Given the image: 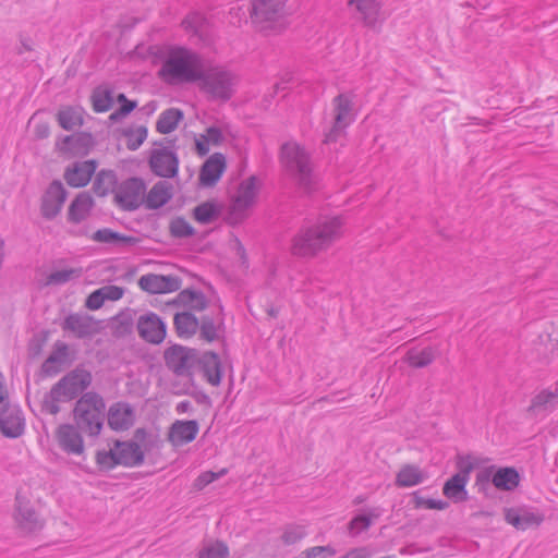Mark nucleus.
I'll use <instances>...</instances> for the list:
<instances>
[{"mask_svg":"<svg viewBox=\"0 0 558 558\" xmlns=\"http://www.w3.org/2000/svg\"><path fill=\"white\" fill-rule=\"evenodd\" d=\"M340 217H325L315 225L303 228L293 238L291 252L295 256L311 257L326 250L342 235Z\"/></svg>","mask_w":558,"mask_h":558,"instance_id":"1","label":"nucleus"},{"mask_svg":"<svg viewBox=\"0 0 558 558\" xmlns=\"http://www.w3.org/2000/svg\"><path fill=\"white\" fill-rule=\"evenodd\" d=\"M201 56L190 49H170L159 70V76L169 84L193 83L201 77L203 69Z\"/></svg>","mask_w":558,"mask_h":558,"instance_id":"2","label":"nucleus"},{"mask_svg":"<svg viewBox=\"0 0 558 558\" xmlns=\"http://www.w3.org/2000/svg\"><path fill=\"white\" fill-rule=\"evenodd\" d=\"M90 372L83 368H75L64 375L47 392L41 401V411L51 415L60 412V403L74 400L80 393L92 384Z\"/></svg>","mask_w":558,"mask_h":558,"instance_id":"3","label":"nucleus"},{"mask_svg":"<svg viewBox=\"0 0 558 558\" xmlns=\"http://www.w3.org/2000/svg\"><path fill=\"white\" fill-rule=\"evenodd\" d=\"M90 372L83 368H75L64 375L47 392L41 401V411L51 415L60 412V403L74 400L80 393L92 384Z\"/></svg>","mask_w":558,"mask_h":558,"instance_id":"4","label":"nucleus"},{"mask_svg":"<svg viewBox=\"0 0 558 558\" xmlns=\"http://www.w3.org/2000/svg\"><path fill=\"white\" fill-rule=\"evenodd\" d=\"M90 372L83 368H75L64 375L47 392L41 401V411L51 415L60 412V403L74 400L80 393L92 384Z\"/></svg>","mask_w":558,"mask_h":558,"instance_id":"5","label":"nucleus"},{"mask_svg":"<svg viewBox=\"0 0 558 558\" xmlns=\"http://www.w3.org/2000/svg\"><path fill=\"white\" fill-rule=\"evenodd\" d=\"M106 403L94 391L83 393L73 409V420L77 427L90 437H97L104 426Z\"/></svg>","mask_w":558,"mask_h":558,"instance_id":"6","label":"nucleus"},{"mask_svg":"<svg viewBox=\"0 0 558 558\" xmlns=\"http://www.w3.org/2000/svg\"><path fill=\"white\" fill-rule=\"evenodd\" d=\"M201 89L213 99L229 100L238 84V76L221 65L210 66L201 71L198 78Z\"/></svg>","mask_w":558,"mask_h":558,"instance_id":"7","label":"nucleus"},{"mask_svg":"<svg viewBox=\"0 0 558 558\" xmlns=\"http://www.w3.org/2000/svg\"><path fill=\"white\" fill-rule=\"evenodd\" d=\"M281 162L289 175L304 187L314 183L313 167L310 155L296 143H286L281 147Z\"/></svg>","mask_w":558,"mask_h":558,"instance_id":"8","label":"nucleus"},{"mask_svg":"<svg viewBox=\"0 0 558 558\" xmlns=\"http://www.w3.org/2000/svg\"><path fill=\"white\" fill-rule=\"evenodd\" d=\"M281 162L289 175L304 187L314 183L313 167L310 155L296 143H286L281 147Z\"/></svg>","mask_w":558,"mask_h":558,"instance_id":"9","label":"nucleus"},{"mask_svg":"<svg viewBox=\"0 0 558 558\" xmlns=\"http://www.w3.org/2000/svg\"><path fill=\"white\" fill-rule=\"evenodd\" d=\"M257 191V179L255 177H250L240 183L228 214L229 223L238 225L247 217V210L254 205Z\"/></svg>","mask_w":558,"mask_h":558,"instance_id":"10","label":"nucleus"},{"mask_svg":"<svg viewBox=\"0 0 558 558\" xmlns=\"http://www.w3.org/2000/svg\"><path fill=\"white\" fill-rule=\"evenodd\" d=\"M251 20L259 31H267L284 15L287 0H250Z\"/></svg>","mask_w":558,"mask_h":558,"instance_id":"11","label":"nucleus"},{"mask_svg":"<svg viewBox=\"0 0 558 558\" xmlns=\"http://www.w3.org/2000/svg\"><path fill=\"white\" fill-rule=\"evenodd\" d=\"M333 123L328 133L325 134L324 142L329 144L336 142L342 132L354 121L352 113V96L349 94H339L332 100Z\"/></svg>","mask_w":558,"mask_h":558,"instance_id":"12","label":"nucleus"},{"mask_svg":"<svg viewBox=\"0 0 558 558\" xmlns=\"http://www.w3.org/2000/svg\"><path fill=\"white\" fill-rule=\"evenodd\" d=\"M146 185L140 178H130L119 183L113 190L117 206L123 210H135L144 202Z\"/></svg>","mask_w":558,"mask_h":558,"instance_id":"13","label":"nucleus"},{"mask_svg":"<svg viewBox=\"0 0 558 558\" xmlns=\"http://www.w3.org/2000/svg\"><path fill=\"white\" fill-rule=\"evenodd\" d=\"M14 520L20 531L25 534L36 533L45 525V520L31 501L20 493L15 497Z\"/></svg>","mask_w":558,"mask_h":558,"instance_id":"14","label":"nucleus"},{"mask_svg":"<svg viewBox=\"0 0 558 558\" xmlns=\"http://www.w3.org/2000/svg\"><path fill=\"white\" fill-rule=\"evenodd\" d=\"M195 350L173 345L165 353L167 366L179 376L189 375L197 362Z\"/></svg>","mask_w":558,"mask_h":558,"instance_id":"15","label":"nucleus"},{"mask_svg":"<svg viewBox=\"0 0 558 558\" xmlns=\"http://www.w3.org/2000/svg\"><path fill=\"white\" fill-rule=\"evenodd\" d=\"M25 429V420L19 405L8 402L0 407V432L4 437L17 438Z\"/></svg>","mask_w":558,"mask_h":558,"instance_id":"16","label":"nucleus"},{"mask_svg":"<svg viewBox=\"0 0 558 558\" xmlns=\"http://www.w3.org/2000/svg\"><path fill=\"white\" fill-rule=\"evenodd\" d=\"M68 193L59 180H53L41 197L40 211L44 218H56L65 203Z\"/></svg>","mask_w":558,"mask_h":558,"instance_id":"17","label":"nucleus"},{"mask_svg":"<svg viewBox=\"0 0 558 558\" xmlns=\"http://www.w3.org/2000/svg\"><path fill=\"white\" fill-rule=\"evenodd\" d=\"M136 328L142 339L158 344L166 338V325L154 312L142 314L137 318Z\"/></svg>","mask_w":558,"mask_h":558,"instance_id":"18","label":"nucleus"},{"mask_svg":"<svg viewBox=\"0 0 558 558\" xmlns=\"http://www.w3.org/2000/svg\"><path fill=\"white\" fill-rule=\"evenodd\" d=\"M544 519V513L526 506L513 507L505 511L507 523L522 531L539 526Z\"/></svg>","mask_w":558,"mask_h":558,"instance_id":"19","label":"nucleus"},{"mask_svg":"<svg viewBox=\"0 0 558 558\" xmlns=\"http://www.w3.org/2000/svg\"><path fill=\"white\" fill-rule=\"evenodd\" d=\"M349 7H354L364 26L379 32L385 21L381 3L377 0H349Z\"/></svg>","mask_w":558,"mask_h":558,"instance_id":"20","label":"nucleus"},{"mask_svg":"<svg viewBox=\"0 0 558 558\" xmlns=\"http://www.w3.org/2000/svg\"><path fill=\"white\" fill-rule=\"evenodd\" d=\"M82 433L76 424H61L56 430L59 447L68 454H83L85 446Z\"/></svg>","mask_w":558,"mask_h":558,"instance_id":"21","label":"nucleus"},{"mask_svg":"<svg viewBox=\"0 0 558 558\" xmlns=\"http://www.w3.org/2000/svg\"><path fill=\"white\" fill-rule=\"evenodd\" d=\"M138 286L151 294L170 293L180 290L182 280L171 275L146 274L138 279Z\"/></svg>","mask_w":558,"mask_h":558,"instance_id":"22","label":"nucleus"},{"mask_svg":"<svg viewBox=\"0 0 558 558\" xmlns=\"http://www.w3.org/2000/svg\"><path fill=\"white\" fill-rule=\"evenodd\" d=\"M151 171L161 178H173L178 173L179 160L177 155L168 148L151 150L149 158Z\"/></svg>","mask_w":558,"mask_h":558,"instance_id":"23","label":"nucleus"},{"mask_svg":"<svg viewBox=\"0 0 558 558\" xmlns=\"http://www.w3.org/2000/svg\"><path fill=\"white\" fill-rule=\"evenodd\" d=\"M61 328L78 339L89 338L97 331L93 317L80 313L69 314L61 323Z\"/></svg>","mask_w":558,"mask_h":558,"instance_id":"24","label":"nucleus"},{"mask_svg":"<svg viewBox=\"0 0 558 558\" xmlns=\"http://www.w3.org/2000/svg\"><path fill=\"white\" fill-rule=\"evenodd\" d=\"M199 430V424L195 420L174 421L168 432V440L173 447H180L192 442Z\"/></svg>","mask_w":558,"mask_h":558,"instance_id":"25","label":"nucleus"},{"mask_svg":"<svg viewBox=\"0 0 558 558\" xmlns=\"http://www.w3.org/2000/svg\"><path fill=\"white\" fill-rule=\"evenodd\" d=\"M96 168L95 160L75 161L65 169L64 179L70 186L83 187L88 184Z\"/></svg>","mask_w":558,"mask_h":558,"instance_id":"26","label":"nucleus"},{"mask_svg":"<svg viewBox=\"0 0 558 558\" xmlns=\"http://www.w3.org/2000/svg\"><path fill=\"white\" fill-rule=\"evenodd\" d=\"M226 170V158L222 154L211 155L202 166L199 171V184L204 187H211L217 184Z\"/></svg>","mask_w":558,"mask_h":558,"instance_id":"27","label":"nucleus"},{"mask_svg":"<svg viewBox=\"0 0 558 558\" xmlns=\"http://www.w3.org/2000/svg\"><path fill=\"white\" fill-rule=\"evenodd\" d=\"M108 425L113 430H126L133 426L135 413L126 402H117L110 405L107 414Z\"/></svg>","mask_w":558,"mask_h":558,"instance_id":"28","label":"nucleus"},{"mask_svg":"<svg viewBox=\"0 0 558 558\" xmlns=\"http://www.w3.org/2000/svg\"><path fill=\"white\" fill-rule=\"evenodd\" d=\"M196 363L202 371L203 377L208 384L215 387L220 385L222 378V367L218 354L213 351L204 352L201 356L197 357Z\"/></svg>","mask_w":558,"mask_h":558,"instance_id":"29","label":"nucleus"},{"mask_svg":"<svg viewBox=\"0 0 558 558\" xmlns=\"http://www.w3.org/2000/svg\"><path fill=\"white\" fill-rule=\"evenodd\" d=\"M175 307H183L191 312H202L208 306V300L202 291L184 289L167 303Z\"/></svg>","mask_w":558,"mask_h":558,"instance_id":"30","label":"nucleus"},{"mask_svg":"<svg viewBox=\"0 0 558 558\" xmlns=\"http://www.w3.org/2000/svg\"><path fill=\"white\" fill-rule=\"evenodd\" d=\"M113 447L119 465L136 466L143 463L144 451L137 442L116 441Z\"/></svg>","mask_w":558,"mask_h":558,"instance_id":"31","label":"nucleus"},{"mask_svg":"<svg viewBox=\"0 0 558 558\" xmlns=\"http://www.w3.org/2000/svg\"><path fill=\"white\" fill-rule=\"evenodd\" d=\"M69 356V347L62 341H56L52 352L41 365L45 375L52 376L61 371V365L66 363Z\"/></svg>","mask_w":558,"mask_h":558,"instance_id":"32","label":"nucleus"},{"mask_svg":"<svg viewBox=\"0 0 558 558\" xmlns=\"http://www.w3.org/2000/svg\"><path fill=\"white\" fill-rule=\"evenodd\" d=\"M173 325L179 338L190 339L198 331L199 319L189 311L175 313Z\"/></svg>","mask_w":558,"mask_h":558,"instance_id":"33","label":"nucleus"},{"mask_svg":"<svg viewBox=\"0 0 558 558\" xmlns=\"http://www.w3.org/2000/svg\"><path fill=\"white\" fill-rule=\"evenodd\" d=\"M558 404V393L550 390H542L531 401L527 412L534 416L545 415L551 412Z\"/></svg>","mask_w":558,"mask_h":558,"instance_id":"34","label":"nucleus"},{"mask_svg":"<svg viewBox=\"0 0 558 558\" xmlns=\"http://www.w3.org/2000/svg\"><path fill=\"white\" fill-rule=\"evenodd\" d=\"M94 206L92 196L86 193H80L71 203L68 213V219L71 222L80 223L85 220Z\"/></svg>","mask_w":558,"mask_h":558,"instance_id":"35","label":"nucleus"},{"mask_svg":"<svg viewBox=\"0 0 558 558\" xmlns=\"http://www.w3.org/2000/svg\"><path fill=\"white\" fill-rule=\"evenodd\" d=\"M427 478V474L414 464H404L396 475L395 484L398 487H413L422 484Z\"/></svg>","mask_w":558,"mask_h":558,"instance_id":"36","label":"nucleus"},{"mask_svg":"<svg viewBox=\"0 0 558 558\" xmlns=\"http://www.w3.org/2000/svg\"><path fill=\"white\" fill-rule=\"evenodd\" d=\"M171 196V185L166 181H159L150 189L144 201L147 208L157 209L167 204Z\"/></svg>","mask_w":558,"mask_h":558,"instance_id":"37","label":"nucleus"},{"mask_svg":"<svg viewBox=\"0 0 558 558\" xmlns=\"http://www.w3.org/2000/svg\"><path fill=\"white\" fill-rule=\"evenodd\" d=\"M468 482L466 478L454 474L444 484L442 494L453 502L465 501L468 499Z\"/></svg>","mask_w":558,"mask_h":558,"instance_id":"38","label":"nucleus"},{"mask_svg":"<svg viewBox=\"0 0 558 558\" xmlns=\"http://www.w3.org/2000/svg\"><path fill=\"white\" fill-rule=\"evenodd\" d=\"M221 318H214L210 315H203L199 318L198 337L206 342H214L219 339Z\"/></svg>","mask_w":558,"mask_h":558,"instance_id":"39","label":"nucleus"},{"mask_svg":"<svg viewBox=\"0 0 558 558\" xmlns=\"http://www.w3.org/2000/svg\"><path fill=\"white\" fill-rule=\"evenodd\" d=\"M494 486L500 490H512L520 482V475L513 468H500L493 475Z\"/></svg>","mask_w":558,"mask_h":558,"instance_id":"40","label":"nucleus"},{"mask_svg":"<svg viewBox=\"0 0 558 558\" xmlns=\"http://www.w3.org/2000/svg\"><path fill=\"white\" fill-rule=\"evenodd\" d=\"M183 119V112L177 108L165 110L158 118L156 130L161 134H169L174 131Z\"/></svg>","mask_w":558,"mask_h":558,"instance_id":"41","label":"nucleus"},{"mask_svg":"<svg viewBox=\"0 0 558 558\" xmlns=\"http://www.w3.org/2000/svg\"><path fill=\"white\" fill-rule=\"evenodd\" d=\"M58 122L66 131H72L83 124V111L81 108L66 107L58 112Z\"/></svg>","mask_w":558,"mask_h":558,"instance_id":"42","label":"nucleus"},{"mask_svg":"<svg viewBox=\"0 0 558 558\" xmlns=\"http://www.w3.org/2000/svg\"><path fill=\"white\" fill-rule=\"evenodd\" d=\"M405 362L415 368H422L429 365L435 360V350L430 347L422 350L411 349L405 354Z\"/></svg>","mask_w":558,"mask_h":558,"instance_id":"43","label":"nucleus"},{"mask_svg":"<svg viewBox=\"0 0 558 558\" xmlns=\"http://www.w3.org/2000/svg\"><path fill=\"white\" fill-rule=\"evenodd\" d=\"M117 185L114 172L111 170H101L95 178L93 189L97 195L105 196L109 192H113Z\"/></svg>","mask_w":558,"mask_h":558,"instance_id":"44","label":"nucleus"},{"mask_svg":"<svg viewBox=\"0 0 558 558\" xmlns=\"http://www.w3.org/2000/svg\"><path fill=\"white\" fill-rule=\"evenodd\" d=\"M193 215L197 222L207 225L219 217L220 208L213 202H204L194 208Z\"/></svg>","mask_w":558,"mask_h":558,"instance_id":"45","label":"nucleus"},{"mask_svg":"<svg viewBox=\"0 0 558 558\" xmlns=\"http://www.w3.org/2000/svg\"><path fill=\"white\" fill-rule=\"evenodd\" d=\"M82 276L81 268H65L52 271L46 279V286H63Z\"/></svg>","mask_w":558,"mask_h":558,"instance_id":"46","label":"nucleus"},{"mask_svg":"<svg viewBox=\"0 0 558 558\" xmlns=\"http://www.w3.org/2000/svg\"><path fill=\"white\" fill-rule=\"evenodd\" d=\"M147 128L144 125L133 128H126L122 134L126 138V147L130 150H136L147 138Z\"/></svg>","mask_w":558,"mask_h":558,"instance_id":"47","label":"nucleus"},{"mask_svg":"<svg viewBox=\"0 0 558 558\" xmlns=\"http://www.w3.org/2000/svg\"><path fill=\"white\" fill-rule=\"evenodd\" d=\"M92 239L94 241L100 242V243H117V242L131 243L133 241L132 238H129V236H125L118 232H114L108 228L97 230L93 234Z\"/></svg>","mask_w":558,"mask_h":558,"instance_id":"48","label":"nucleus"},{"mask_svg":"<svg viewBox=\"0 0 558 558\" xmlns=\"http://www.w3.org/2000/svg\"><path fill=\"white\" fill-rule=\"evenodd\" d=\"M379 515V509H373L369 512V515L359 514L354 517L349 523L350 531L354 534H359L362 531L367 530L372 524V518H378Z\"/></svg>","mask_w":558,"mask_h":558,"instance_id":"49","label":"nucleus"},{"mask_svg":"<svg viewBox=\"0 0 558 558\" xmlns=\"http://www.w3.org/2000/svg\"><path fill=\"white\" fill-rule=\"evenodd\" d=\"M93 108L96 112H106L111 109L113 98L111 92L108 89H98L93 94Z\"/></svg>","mask_w":558,"mask_h":558,"instance_id":"50","label":"nucleus"},{"mask_svg":"<svg viewBox=\"0 0 558 558\" xmlns=\"http://www.w3.org/2000/svg\"><path fill=\"white\" fill-rule=\"evenodd\" d=\"M170 232L174 238H187L194 234V228L184 218L178 217L171 221Z\"/></svg>","mask_w":558,"mask_h":558,"instance_id":"51","label":"nucleus"},{"mask_svg":"<svg viewBox=\"0 0 558 558\" xmlns=\"http://www.w3.org/2000/svg\"><path fill=\"white\" fill-rule=\"evenodd\" d=\"M305 535L306 532L304 526L290 524L284 527L281 539L286 545H293L301 541Z\"/></svg>","mask_w":558,"mask_h":558,"instance_id":"52","label":"nucleus"},{"mask_svg":"<svg viewBox=\"0 0 558 558\" xmlns=\"http://www.w3.org/2000/svg\"><path fill=\"white\" fill-rule=\"evenodd\" d=\"M336 555L335 548L331 546H314L303 550L295 558H329Z\"/></svg>","mask_w":558,"mask_h":558,"instance_id":"53","label":"nucleus"},{"mask_svg":"<svg viewBox=\"0 0 558 558\" xmlns=\"http://www.w3.org/2000/svg\"><path fill=\"white\" fill-rule=\"evenodd\" d=\"M118 101L121 104V106L118 110L110 114L109 118L111 121H118L121 118L128 116L137 106L136 101L129 100L124 94H119Z\"/></svg>","mask_w":558,"mask_h":558,"instance_id":"54","label":"nucleus"},{"mask_svg":"<svg viewBox=\"0 0 558 558\" xmlns=\"http://www.w3.org/2000/svg\"><path fill=\"white\" fill-rule=\"evenodd\" d=\"M96 462L101 469L105 470H111L116 465H119L114 447H112L110 450L98 451L96 454Z\"/></svg>","mask_w":558,"mask_h":558,"instance_id":"55","label":"nucleus"},{"mask_svg":"<svg viewBox=\"0 0 558 558\" xmlns=\"http://www.w3.org/2000/svg\"><path fill=\"white\" fill-rule=\"evenodd\" d=\"M205 23V17L197 12L189 14L183 21L182 25L183 27L193 33H198L202 31L203 25Z\"/></svg>","mask_w":558,"mask_h":558,"instance_id":"56","label":"nucleus"},{"mask_svg":"<svg viewBox=\"0 0 558 558\" xmlns=\"http://www.w3.org/2000/svg\"><path fill=\"white\" fill-rule=\"evenodd\" d=\"M228 547L222 543H216L199 553V558H227Z\"/></svg>","mask_w":558,"mask_h":558,"instance_id":"57","label":"nucleus"},{"mask_svg":"<svg viewBox=\"0 0 558 558\" xmlns=\"http://www.w3.org/2000/svg\"><path fill=\"white\" fill-rule=\"evenodd\" d=\"M475 468V463L470 456H459L457 458V469L458 473L456 475H460L463 478L470 480V474Z\"/></svg>","mask_w":558,"mask_h":558,"instance_id":"58","label":"nucleus"},{"mask_svg":"<svg viewBox=\"0 0 558 558\" xmlns=\"http://www.w3.org/2000/svg\"><path fill=\"white\" fill-rule=\"evenodd\" d=\"M227 471L223 469L219 473H215L211 471H207L202 473L194 483V487L197 490H202L205 488L208 484L213 483L214 481L218 480L220 476L225 475Z\"/></svg>","mask_w":558,"mask_h":558,"instance_id":"59","label":"nucleus"},{"mask_svg":"<svg viewBox=\"0 0 558 558\" xmlns=\"http://www.w3.org/2000/svg\"><path fill=\"white\" fill-rule=\"evenodd\" d=\"M105 301H118L124 294V289L118 286L108 284L99 288Z\"/></svg>","mask_w":558,"mask_h":558,"instance_id":"60","label":"nucleus"},{"mask_svg":"<svg viewBox=\"0 0 558 558\" xmlns=\"http://www.w3.org/2000/svg\"><path fill=\"white\" fill-rule=\"evenodd\" d=\"M104 303H105L104 296H102L100 290L97 289L87 296V299L85 301V306L88 310L96 311V310H99L104 305Z\"/></svg>","mask_w":558,"mask_h":558,"instance_id":"61","label":"nucleus"},{"mask_svg":"<svg viewBox=\"0 0 558 558\" xmlns=\"http://www.w3.org/2000/svg\"><path fill=\"white\" fill-rule=\"evenodd\" d=\"M203 138L206 140L209 144L219 145L222 142L223 136L219 128L210 126L206 130V134L203 135Z\"/></svg>","mask_w":558,"mask_h":558,"instance_id":"62","label":"nucleus"},{"mask_svg":"<svg viewBox=\"0 0 558 558\" xmlns=\"http://www.w3.org/2000/svg\"><path fill=\"white\" fill-rule=\"evenodd\" d=\"M413 496V505L415 509L426 508L428 509V502H430V498H424L418 495V492H414Z\"/></svg>","mask_w":558,"mask_h":558,"instance_id":"63","label":"nucleus"},{"mask_svg":"<svg viewBox=\"0 0 558 558\" xmlns=\"http://www.w3.org/2000/svg\"><path fill=\"white\" fill-rule=\"evenodd\" d=\"M340 558H368V553L365 548H356Z\"/></svg>","mask_w":558,"mask_h":558,"instance_id":"64","label":"nucleus"}]
</instances>
